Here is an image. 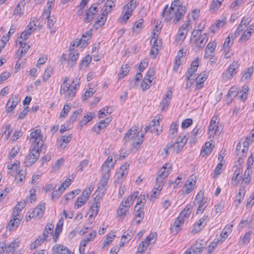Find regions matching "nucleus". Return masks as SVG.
<instances>
[{
  "label": "nucleus",
  "instance_id": "nucleus-1",
  "mask_svg": "<svg viewBox=\"0 0 254 254\" xmlns=\"http://www.w3.org/2000/svg\"><path fill=\"white\" fill-rule=\"evenodd\" d=\"M118 159L117 155L112 154L109 156L101 166L100 172L101 178L99 182V186L96 190V199L102 198L107 190L108 180L111 176V169L113 168Z\"/></svg>",
  "mask_w": 254,
  "mask_h": 254
},
{
  "label": "nucleus",
  "instance_id": "nucleus-2",
  "mask_svg": "<svg viewBox=\"0 0 254 254\" xmlns=\"http://www.w3.org/2000/svg\"><path fill=\"white\" fill-rule=\"evenodd\" d=\"M115 5L112 0H107L104 3V5L101 10V15L98 16L96 19V29L97 26L101 27L103 26L107 20V16L110 13L112 8Z\"/></svg>",
  "mask_w": 254,
  "mask_h": 254
},
{
  "label": "nucleus",
  "instance_id": "nucleus-3",
  "mask_svg": "<svg viewBox=\"0 0 254 254\" xmlns=\"http://www.w3.org/2000/svg\"><path fill=\"white\" fill-rule=\"evenodd\" d=\"M25 205L26 202L25 201H20L18 202L17 204L14 208L12 212L13 219L10 220L8 223L9 226L11 227L10 228V230L12 229L16 228L19 225L22 218L20 215L19 212L25 206Z\"/></svg>",
  "mask_w": 254,
  "mask_h": 254
},
{
  "label": "nucleus",
  "instance_id": "nucleus-4",
  "mask_svg": "<svg viewBox=\"0 0 254 254\" xmlns=\"http://www.w3.org/2000/svg\"><path fill=\"white\" fill-rule=\"evenodd\" d=\"M137 129L135 127H132L125 134L124 140L125 142H128L131 139H133L132 145L134 147H136L139 145L142 142V138L144 137V133H141L139 132L136 134Z\"/></svg>",
  "mask_w": 254,
  "mask_h": 254
},
{
  "label": "nucleus",
  "instance_id": "nucleus-5",
  "mask_svg": "<svg viewBox=\"0 0 254 254\" xmlns=\"http://www.w3.org/2000/svg\"><path fill=\"white\" fill-rule=\"evenodd\" d=\"M92 37V29L86 31L83 34L80 39H75L71 42L70 47H75L77 48H85L89 43Z\"/></svg>",
  "mask_w": 254,
  "mask_h": 254
},
{
  "label": "nucleus",
  "instance_id": "nucleus-6",
  "mask_svg": "<svg viewBox=\"0 0 254 254\" xmlns=\"http://www.w3.org/2000/svg\"><path fill=\"white\" fill-rule=\"evenodd\" d=\"M201 30H194L192 32L191 41H193L196 47L203 48L207 42L208 37L206 33L201 35Z\"/></svg>",
  "mask_w": 254,
  "mask_h": 254
},
{
  "label": "nucleus",
  "instance_id": "nucleus-7",
  "mask_svg": "<svg viewBox=\"0 0 254 254\" xmlns=\"http://www.w3.org/2000/svg\"><path fill=\"white\" fill-rule=\"evenodd\" d=\"M29 140L31 143V147L42 148L44 141L41 134V129H37L34 131L31 132Z\"/></svg>",
  "mask_w": 254,
  "mask_h": 254
},
{
  "label": "nucleus",
  "instance_id": "nucleus-8",
  "mask_svg": "<svg viewBox=\"0 0 254 254\" xmlns=\"http://www.w3.org/2000/svg\"><path fill=\"white\" fill-rule=\"evenodd\" d=\"M199 59L197 58L194 61L191 62L190 64V67L188 69V73L187 74V79L188 82L186 84L187 86L188 87L189 85L191 86L192 84V81L194 80L195 78V75H194V73L197 69V68L199 66Z\"/></svg>",
  "mask_w": 254,
  "mask_h": 254
},
{
  "label": "nucleus",
  "instance_id": "nucleus-9",
  "mask_svg": "<svg viewBox=\"0 0 254 254\" xmlns=\"http://www.w3.org/2000/svg\"><path fill=\"white\" fill-rule=\"evenodd\" d=\"M32 150L26 157L24 163L26 166H30L38 160L42 148L32 147Z\"/></svg>",
  "mask_w": 254,
  "mask_h": 254
},
{
  "label": "nucleus",
  "instance_id": "nucleus-10",
  "mask_svg": "<svg viewBox=\"0 0 254 254\" xmlns=\"http://www.w3.org/2000/svg\"><path fill=\"white\" fill-rule=\"evenodd\" d=\"M172 166L169 164H165L160 169L158 175L156 178V183L164 184V181L169 175V171H171Z\"/></svg>",
  "mask_w": 254,
  "mask_h": 254
},
{
  "label": "nucleus",
  "instance_id": "nucleus-11",
  "mask_svg": "<svg viewBox=\"0 0 254 254\" xmlns=\"http://www.w3.org/2000/svg\"><path fill=\"white\" fill-rule=\"evenodd\" d=\"M170 7L171 9L176 10L177 14V16L178 17V19H182L186 13L187 10L186 7L182 5L179 0H174Z\"/></svg>",
  "mask_w": 254,
  "mask_h": 254
},
{
  "label": "nucleus",
  "instance_id": "nucleus-12",
  "mask_svg": "<svg viewBox=\"0 0 254 254\" xmlns=\"http://www.w3.org/2000/svg\"><path fill=\"white\" fill-rule=\"evenodd\" d=\"M136 6V1L134 0H130V1L127 3L124 7L126 9V12L123 16V19L125 22L129 19L131 15V13L134 9Z\"/></svg>",
  "mask_w": 254,
  "mask_h": 254
},
{
  "label": "nucleus",
  "instance_id": "nucleus-13",
  "mask_svg": "<svg viewBox=\"0 0 254 254\" xmlns=\"http://www.w3.org/2000/svg\"><path fill=\"white\" fill-rule=\"evenodd\" d=\"M75 47L70 46L69 47L70 53L67 59V64L70 67L74 65L79 57L78 50L74 49Z\"/></svg>",
  "mask_w": 254,
  "mask_h": 254
},
{
  "label": "nucleus",
  "instance_id": "nucleus-14",
  "mask_svg": "<svg viewBox=\"0 0 254 254\" xmlns=\"http://www.w3.org/2000/svg\"><path fill=\"white\" fill-rule=\"evenodd\" d=\"M66 87L64 90H62V88H61L60 93L61 95L64 94L65 99L70 100L74 96L76 89L75 87H70L69 86H67Z\"/></svg>",
  "mask_w": 254,
  "mask_h": 254
},
{
  "label": "nucleus",
  "instance_id": "nucleus-15",
  "mask_svg": "<svg viewBox=\"0 0 254 254\" xmlns=\"http://www.w3.org/2000/svg\"><path fill=\"white\" fill-rule=\"evenodd\" d=\"M45 209V204L44 203H40L32 210V213L29 215V217L30 218L41 217L43 215Z\"/></svg>",
  "mask_w": 254,
  "mask_h": 254
},
{
  "label": "nucleus",
  "instance_id": "nucleus-16",
  "mask_svg": "<svg viewBox=\"0 0 254 254\" xmlns=\"http://www.w3.org/2000/svg\"><path fill=\"white\" fill-rule=\"evenodd\" d=\"M216 47V43L215 42L213 41L209 42L205 49L204 58L212 59L213 57V54L214 53Z\"/></svg>",
  "mask_w": 254,
  "mask_h": 254
},
{
  "label": "nucleus",
  "instance_id": "nucleus-17",
  "mask_svg": "<svg viewBox=\"0 0 254 254\" xmlns=\"http://www.w3.org/2000/svg\"><path fill=\"white\" fill-rule=\"evenodd\" d=\"M19 101L20 99L18 96H14L10 98L6 105V112L7 113L11 112L17 106Z\"/></svg>",
  "mask_w": 254,
  "mask_h": 254
},
{
  "label": "nucleus",
  "instance_id": "nucleus-18",
  "mask_svg": "<svg viewBox=\"0 0 254 254\" xmlns=\"http://www.w3.org/2000/svg\"><path fill=\"white\" fill-rule=\"evenodd\" d=\"M208 76L207 73L203 71L200 73L196 78V90L201 89L203 86V83L207 79Z\"/></svg>",
  "mask_w": 254,
  "mask_h": 254
},
{
  "label": "nucleus",
  "instance_id": "nucleus-19",
  "mask_svg": "<svg viewBox=\"0 0 254 254\" xmlns=\"http://www.w3.org/2000/svg\"><path fill=\"white\" fill-rule=\"evenodd\" d=\"M205 245L196 241L190 249L189 251L191 254H201L203 251Z\"/></svg>",
  "mask_w": 254,
  "mask_h": 254
},
{
  "label": "nucleus",
  "instance_id": "nucleus-20",
  "mask_svg": "<svg viewBox=\"0 0 254 254\" xmlns=\"http://www.w3.org/2000/svg\"><path fill=\"white\" fill-rule=\"evenodd\" d=\"M54 254H69L70 251L62 245H55L52 249Z\"/></svg>",
  "mask_w": 254,
  "mask_h": 254
},
{
  "label": "nucleus",
  "instance_id": "nucleus-21",
  "mask_svg": "<svg viewBox=\"0 0 254 254\" xmlns=\"http://www.w3.org/2000/svg\"><path fill=\"white\" fill-rule=\"evenodd\" d=\"M195 184L196 181L194 180L193 178L191 177L185 183L184 186V190H183V191L187 194L190 193L193 189Z\"/></svg>",
  "mask_w": 254,
  "mask_h": 254
},
{
  "label": "nucleus",
  "instance_id": "nucleus-22",
  "mask_svg": "<svg viewBox=\"0 0 254 254\" xmlns=\"http://www.w3.org/2000/svg\"><path fill=\"white\" fill-rule=\"evenodd\" d=\"M246 193L245 188L244 186H241L239 189L238 193L236 195L235 204L236 206L240 204L244 198Z\"/></svg>",
  "mask_w": 254,
  "mask_h": 254
},
{
  "label": "nucleus",
  "instance_id": "nucleus-23",
  "mask_svg": "<svg viewBox=\"0 0 254 254\" xmlns=\"http://www.w3.org/2000/svg\"><path fill=\"white\" fill-rule=\"evenodd\" d=\"M184 223V218L181 216H179L174 222L173 226L171 228L172 232H175L177 234L181 229V227L183 225Z\"/></svg>",
  "mask_w": 254,
  "mask_h": 254
},
{
  "label": "nucleus",
  "instance_id": "nucleus-24",
  "mask_svg": "<svg viewBox=\"0 0 254 254\" xmlns=\"http://www.w3.org/2000/svg\"><path fill=\"white\" fill-rule=\"evenodd\" d=\"M95 15V5L93 4L86 13L85 22L88 23L92 20Z\"/></svg>",
  "mask_w": 254,
  "mask_h": 254
},
{
  "label": "nucleus",
  "instance_id": "nucleus-25",
  "mask_svg": "<svg viewBox=\"0 0 254 254\" xmlns=\"http://www.w3.org/2000/svg\"><path fill=\"white\" fill-rule=\"evenodd\" d=\"M239 65L238 62L234 61L229 66V68L226 71V73L229 74V76H228V78H231L232 76L235 74L237 71Z\"/></svg>",
  "mask_w": 254,
  "mask_h": 254
},
{
  "label": "nucleus",
  "instance_id": "nucleus-26",
  "mask_svg": "<svg viewBox=\"0 0 254 254\" xmlns=\"http://www.w3.org/2000/svg\"><path fill=\"white\" fill-rule=\"evenodd\" d=\"M54 4L55 0H49L47 3V7L44 8L42 14V17L43 18H49L50 17L51 12Z\"/></svg>",
  "mask_w": 254,
  "mask_h": 254
},
{
  "label": "nucleus",
  "instance_id": "nucleus-27",
  "mask_svg": "<svg viewBox=\"0 0 254 254\" xmlns=\"http://www.w3.org/2000/svg\"><path fill=\"white\" fill-rule=\"evenodd\" d=\"M128 167L129 164L127 162L121 166L119 171L116 174L118 179L121 180L124 179V176L127 174L125 171L128 168Z\"/></svg>",
  "mask_w": 254,
  "mask_h": 254
},
{
  "label": "nucleus",
  "instance_id": "nucleus-28",
  "mask_svg": "<svg viewBox=\"0 0 254 254\" xmlns=\"http://www.w3.org/2000/svg\"><path fill=\"white\" fill-rule=\"evenodd\" d=\"M71 135H63L61 137V140H59L57 143V145L59 148H64L66 145L71 139Z\"/></svg>",
  "mask_w": 254,
  "mask_h": 254
},
{
  "label": "nucleus",
  "instance_id": "nucleus-29",
  "mask_svg": "<svg viewBox=\"0 0 254 254\" xmlns=\"http://www.w3.org/2000/svg\"><path fill=\"white\" fill-rule=\"evenodd\" d=\"M177 12L176 10L171 9V7L167 10L166 15V20L167 21H171L173 17H175V19L177 22L180 21L181 19H178V17L177 16Z\"/></svg>",
  "mask_w": 254,
  "mask_h": 254
},
{
  "label": "nucleus",
  "instance_id": "nucleus-30",
  "mask_svg": "<svg viewBox=\"0 0 254 254\" xmlns=\"http://www.w3.org/2000/svg\"><path fill=\"white\" fill-rule=\"evenodd\" d=\"M94 116L95 114L94 113H88L86 115H84L83 118L79 122V126L82 127L83 126L86 125L94 118Z\"/></svg>",
  "mask_w": 254,
  "mask_h": 254
},
{
  "label": "nucleus",
  "instance_id": "nucleus-31",
  "mask_svg": "<svg viewBox=\"0 0 254 254\" xmlns=\"http://www.w3.org/2000/svg\"><path fill=\"white\" fill-rule=\"evenodd\" d=\"M159 119H157V121H156L154 119L152 120L151 122V124L146 127V128H144L145 132L147 131H149L151 132H153L154 131H156L157 135H159V132L158 129H156L155 126L159 125Z\"/></svg>",
  "mask_w": 254,
  "mask_h": 254
},
{
  "label": "nucleus",
  "instance_id": "nucleus-32",
  "mask_svg": "<svg viewBox=\"0 0 254 254\" xmlns=\"http://www.w3.org/2000/svg\"><path fill=\"white\" fill-rule=\"evenodd\" d=\"M220 132L218 125L210 123L208 127V133L210 136H213L214 134L219 135Z\"/></svg>",
  "mask_w": 254,
  "mask_h": 254
},
{
  "label": "nucleus",
  "instance_id": "nucleus-33",
  "mask_svg": "<svg viewBox=\"0 0 254 254\" xmlns=\"http://www.w3.org/2000/svg\"><path fill=\"white\" fill-rule=\"evenodd\" d=\"M19 44L20 45V47L18 49L17 53L20 52V55L18 57V59H20L22 57L23 54H25L27 52L30 48V46L28 45L27 47H26L27 45L26 43L22 41H20Z\"/></svg>",
  "mask_w": 254,
  "mask_h": 254
},
{
  "label": "nucleus",
  "instance_id": "nucleus-34",
  "mask_svg": "<svg viewBox=\"0 0 254 254\" xmlns=\"http://www.w3.org/2000/svg\"><path fill=\"white\" fill-rule=\"evenodd\" d=\"M233 225H229L226 226L225 228L223 229V231L221 232L220 234V237H221L220 239L221 242H223L228 236V233H230L232 230Z\"/></svg>",
  "mask_w": 254,
  "mask_h": 254
},
{
  "label": "nucleus",
  "instance_id": "nucleus-35",
  "mask_svg": "<svg viewBox=\"0 0 254 254\" xmlns=\"http://www.w3.org/2000/svg\"><path fill=\"white\" fill-rule=\"evenodd\" d=\"M178 128V124L177 122H173L170 127L168 133L170 137L173 138L176 134Z\"/></svg>",
  "mask_w": 254,
  "mask_h": 254
},
{
  "label": "nucleus",
  "instance_id": "nucleus-36",
  "mask_svg": "<svg viewBox=\"0 0 254 254\" xmlns=\"http://www.w3.org/2000/svg\"><path fill=\"white\" fill-rule=\"evenodd\" d=\"M130 67L127 64H124L122 66L121 71L118 74L119 79L123 78L129 72Z\"/></svg>",
  "mask_w": 254,
  "mask_h": 254
},
{
  "label": "nucleus",
  "instance_id": "nucleus-37",
  "mask_svg": "<svg viewBox=\"0 0 254 254\" xmlns=\"http://www.w3.org/2000/svg\"><path fill=\"white\" fill-rule=\"evenodd\" d=\"M188 33L186 31L179 29L178 33L176 37V41L178 43H182L186 39Z\"/></svg>",
  "mask_w": 254,
  "mask_h": 254
},
{
  "label": "nucleus",
  "instance_id": "nucleus-38",
  "mask_svg": "<svg viewBox=\"0 0 254 254\" xmlns=\"http://www.w3.org/2000/svg\"><path fill=\"white\" fill-rule=\"evenodd\" d=\"M184 56V53L182 50H180L178 51L177 56L175 59V63L174 66V69L177 71L179 66L181 65L182 62L181 61V58Z\"/></svg>",
  "mask_w": 254,
  "mask_h": 254
},
{
  "label": "nucleus",
  "instance_id": "nucleus-39",
  "mask_svg": "<svg viewBox=\"0 0 254 254\" xmlns=\"http://www.w3.org/2000/svg\"><path fill=\"white\" fill-rule=\"evenodd\" d=\"M223 0H213L210 5L209 10L211 12H214L218 9Z\"/></svg>",
  "mask_w": 254,
  "mask_h": 254
},
{
  "label": "nucleus",
  "instance_id": "nucleus-40",
  "mask_svg": "<svg viewBox=\"0 0 254 254\" xmlns=\"http://www.w3.org/2000/svg\"><path fill=\"white\" fill-rule=\"evenodd\" d=\"M153 38L154 39V41L153 42V45L150 49L149 54L153 58H155L158 54V47L159 46V45H156V43H157V38L155 37H153Z\"/></svg>",
  "mask_w": 254,
  "mask_h": 254
},
{
  "label": "nucleus",
  "instance_id": "nucleus-41",
  "mask_svg": "<svg viewBox=\"0 0 254 254\" xmlns=\"http://www.w3.org/2000/svg\"><path fill=\"white\" fill-rule=\"evenodd\" d=\"M24 5V1L20 0L13 10V15L21 16L23 14L21 11Z\"/></svg>",
  "mask_w": 254,
  "mask_h": 254
},
{
  "label": "nucleus",
  "instance_id": "nucleus-42",
  "mask_svg": "<svg viewBox=\"0 0 254 254\" xmlns=\"http://www.w3.org/2000/svg\"><path fill=\"white\" fill-rule=\"evenodd\" d=\"M143 207L139 206L137 207L135 211H136V213H135V219H138L136 220V223L137 224H139L141 221L142 219L144 217V213L143 211Z\"/></svg>",
  "mask_w": 254,
  "mask_h": 254
},
{
  "label": "nucleus",
  "instance_id": "nucleus-43",
  "mask_svg": "<svg viewBox=\"0 0 254 254\" xmlns=\"http://www.w3.org/2000/svg\"><path fill=\"white\" fill-rule=\"evenodd\" d=\"M111 121V119L110 117H107L105 119L100 121L97 126L99 130L100 131L105 128L109 124Z\"/></svg>",
  "mask_w": 254,
  "mask_h": 254
},
{
  "label": "nucleus",
  "instance_id": "nucleus-44",
  "mask_svg": "<svg viewBox=\"0 0 254 254\" xmlns=\"http://www.w3.org/2000/svg\"><path fill=\"white\" fill-rule=\"evenodd\" d=\"M252 174V171L251 168H247L243 178V182L246 184H248L251 181V175Z\"/></svg>",
  "mask_w": 254,
  "mask_h": 254
},
{
  "label": "nucleus",
  "instance_id": "nucleus-45",
  "mask_svg": "<svg viewBox=\"0 0 254 254\" xmlns=\"http://www.w3.org/2000/svg\"><path fill=\"white\" fill-rule=\"evenodd\" d=\"M150 77L145 76L142 81L141 86L143 90L148 89L151 85L152 80H150Z\"/></svg>",
  "mask_w": 254,
  "mask_h": 254
},
{
  "label": "nucleus",
  "instance_id": "nucleus-46",
  "mask_svg": "<svg viewBox=\"0 0 254 254\" xmlns=\"http://www.w3.org/2000/svg\"><path fill=\"white\" fill-rule=\"evenodd\" d=\"M163 185L159 183H156V186L154 190H152V194L151 195V198H156L158 195L162 190Z\"/></svg>",
  "mask_w": 254,
  "mask_h": 254
},
{
  "label": "nucleus",
  "instance_id": "nucleus-47",
  "mask_svg": "<svg viewBox=\"0 0 254 254\" xmlns=\"http://www.w3.org/2000/svg\"><path fill=\"white\" fill-rule=\"evenodd\" d=\"M89 86V89H86L82 97V100L84 101L87 100L89 97H91L95 92L93 88H92L90 85Z\"/></svg>",
  "mask_w": 254,
  "mask_h": 254
},
{
  "label": "nucleus",
  "instance_id": "nucleus-48",
  "mask_svg": "<svg viewBox=\"0 0 254 254\" xmlns=\"http://www.w3.org/2000/svg\"><path fill=\"white\" fill-rule=\"evenodd\" d=\"M211 146L212 144L209 142H206L205 144V147L201 150V154L204 156L210 153L212 150V147Z\"/></svg>",
  "mask_w": 254,
  "mask_h": 254
},
{
  "label": "nucleus",
  "instance_id": "nucleus-49",
  "mask_svg": "<svg viewBox=\"0 0 254 254\" xmlns=\"http://www.w3.org/2000/svg\"><path fill=\"white\" fill-rule=\"evenodd\" d=\"M111 113V111H109V108L106 107L102 109L98 112V117L99 118H102L109 115Z\"/></svg>",
  "mask_w": 254,
  "mask_h": 254
},
{
  "label": "nucleus",
  "instance_id": "nucleus-50",
  "mask_svg": "<svg viewBox=\"0 0 254 254\" xmlns=\"http://www.w3.org/2000/svg\"><path fill=\"white\" fill-rule=\"evenodd\" d=\"M252 234V231H249L246 233L240 241L241 245H245L249 243L251 240V236Z\"/></svg>",
  "mask_w": 254,
  "mask_h": 254
},
{
  "label": "nucleus",
  "instance_id": "nucleus-51",
  "mask_svg": "<svg viewBox=\"0 0 254 254\" xmlns=\"http://www.w3.org/2000/svg\"><path fill=\"white\" fill-rule=\"evenodd\" d=\"M91 59L92 58L89 55L85 56L80 63V68H82L83 67H86L90 63Z\"/></svg>",
  "mask_w": 254,
  "mask_h": 254
},
{
  "label": "nucleus",
  "instance_id": "nucleus-52",
  "mask_svg": "<svg viewBox=\"0 0 254 254\" xmlns=\"http://www.w3.org/2000/svg\"><path fill=\"white\" fill-rule=\"evenodd\" d=\"M192 206L191 205H188L187 207L182 211L180 216L184 217H188L191 213Z\"/></svg>",
  "mask_w": 254,
  "mask_h": 254
},
{
  "label": "nucleus",
  "instance_id": "nucleus-53",
  "mask_svg": "<svg viewBox=\"0 0 254 254\" xmlns=\"http://www.w3.org/2000/svg\"><path fill=\"white\" fill-rule=\"evenodd\" d=\"M249 23L250 20L249 18L246 19L245 17H244L242 20L241 23L238 25L235 34H236L238 33V34L239 35V31L243 30V29L241 28L242 26L245 25V26H247L248 24H249Z\"/></svg>",
  "mask_w": 254,
  "mask_h": 254
},
{
  "label": "nucleus",
  "instance_id": "nucleus-54",
  "mask_svg": "<svg viewBox=\"0 0 254 254\" xmlns=\"http://www.w3.org/2000/svg\"><path fill=\"white\" fill-rule=\"evenodd\" d=\"M248 90L249 88L247 86H244L242 87V89L239 92V94H241L240 99L241 100L244 101L246 99L247 97Z\"/></svg>",
  "mask_w": 254,
  "mask_h": 254
},
{
  "label": "nucleus",
  "instance_id": "nucleus-55",
  "mask_svg": "<svg viewBox=\"0 0 254 254\" xmlns=\"http://www.w3.org/2000/svg\"><path fill=\"white\" fill-rule=\"evenodd\" d=\"M148 245H149L147 244L146 242L144 241H142L138 246L137 253H142L144 252L146 250Z\"/></svg>",
  "mask_w": 254,
  "mask_h": 254
},
{
  "label": "nucleus",
  "instance_id": "nucleus-56",
  "mask_svg": "<svg viewBox=\"0 0 254 254\" xmlns=\"http://www.w3.org/2000/svg\"><path fill=\"white\" fill-rule=\"evenodd\" d=\"M87 201L86 197L84 196L80 195L77 198V200L75 204V207L76 206L77 208L81 207Z\"/></svg>",
  "mask_w": 254,
  "mask_h": 254
},
{
  "label": "nucleus",
  "instance_id": "nucleus-57",
  "mask_svg": "<svg viewBox=\"0 0 254 254\" xmlns=\"http://www.w3.org/2000/svg\"><path fill=\"white\" fill-rule=\"evenodd\" d=\"M220 241V240H215L209 244L207 248L208 254H211L214 251V250L217 247L218 243Z\"/></svg>",
  "mask_w": 254,
  "mask_h": 254
},
{
  "label": "nucleus",
  "instance_id": "nucleus-58",
  "mask_svg": "<svg viewBox=\"0 0 254 254\" xmlns=\"http://www.w3.org/2000/svg\"><path fill=\"white\" fill-rule=\"evenodd\" d=\"M243 146V148L242 150V152L243 153V156H244V154H246L247 152L249 146L250 145V139L247 138L246 140L242 143Z\"/></svg>",
  "mask_w": 254,
  "mask_h": 254
},
{
  "label": "nucleus",
  "instance_id": "nucleus-59",
  "mask_svg": "<svg viewBox=\"0 0 254 254\" xmlns=\"http://www.w3.org/2000/svg\"><path fill=\"white\" fill-rule=\"evenodd\" d=\"M58 185H56L54 187V190L52 194V199L58 198L62 194L64 191H62L61 190L58 189Z\"/></svg>",
  "mask_w": 254,
  "mask_h": 254
},
{
  "label": "nucleus",
  "instance_id": "nucleus-60",
  "mask_svg": "<svg viewBox=\"0 0 254 254\" xmlns=\"http://www.w3.org/2000/svg\"><path fill=\"white\" fill-rule=\"evenodd\" d=\"M187 140L188 138H187L186 135H184L183 136H179L177 138L176 142L178 144H181L180 147H184L187 143Z\"/></svg>",
  "mask_w": 254,
  "mask_h": 254
},
{
  "label": "nucleus",
  "instance_id": "nucleus-61",
  "mask_svg": "<svg viewBox=\"0 0 254 254\" xmlns=\"http://www.w3.org/2000/svg\"><path fill=\"white\" fill-rule=\"evenodd\" d=\"M70 109H71V107L69 105H68V104H65L62 111L61 112V113L60 114V118H64L67 115V114L68 113Z\"/></svg>",
  "mask_w": 254,
  "mask_h": 254
},
{
  "label": "nucleus",
  "instance_id": "nucleus-62",
  "mask_svg": "<svg viewBox=\"0 0 254 254\" xmlns=\"http://www.w3.org/2000/svg\"><path fill=\"white\" fill-rule=\"evenodd\" d=\"M95 237V231H93L88 235L86 236L84 239L82 240L81 242H84L85 244L87 245L88 242H90L91 240H93Z\"/></svg>",
  "mask_w": 254,
  "mask_h": 254
},
{
  "label": "nucleus",
  "instance_id": "nucleus-63",
  "mask_svg": "<svg viewBox=\"0 0 254 254\" xmlns=\"http://www.w3.org/2000/svg\"><path fill=\"white\" fill-rule=\"evenodd\" d=\"M169 104L170 100L166 99V98L163 97L160 104L162 111L166 110Z\"/></svg>",
  "mask_w": 254,
  "mask_h": 254
},
{
  "label": "nucleus",
  "instance_id": "nucleus-64",
  "mask_svg": "<svg viewBox=\"0 0 254 254\" xmlns=\"http://www.w3.org/2000/svg\"><path fill=\"white\" fill-rule=\"evenodd\" d=\"M52 71L53 69L51 67H48L45 70L43 76V80L44 81H46L51 77Z\"/></svg>",
  "mask_w": 254,
  "mask_h": 254
}]
</instances>
